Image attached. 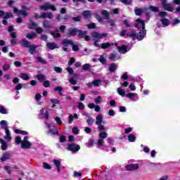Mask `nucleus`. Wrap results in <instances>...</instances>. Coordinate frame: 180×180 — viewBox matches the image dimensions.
<instances>
[{
	"mask_svg": "<svg viewBox=\"0 0 180 180\" xmlns=\"http://www.w3.org/2000/svg\"><path fill=\"white\" fill-rule=\"evenodd\" d=\"M137 21L141 24L142 30L139 32H136V30H131V32L127 33V37H130L132 40L137 39L138 41H141L146 37V34H147V31L146 30V22L140 18L137 19Z\"/></svg>",
	"mask_w": 180,
	"mask_h": 180,
	"instance_id": "f257e3e1",
	"label": "nucleus"
},
{
	"mask_svg": "<svg viewBox=\"0 0 180 180\" xmlns=\"http://www.w3.org/2000/svg\"><path fill=\"white\" fill-rule=\"evenodd\" d=\"M39 9H41V11H49V9H51L53 12H56V11H57V7L53 4L45 3L44 5L39 6Z\"/></svg>",
	"mask_w": 180,
	"mask_h": 180,
	"instance_id": "f03ea898",
	"label": "nucleus"
},
{
	"mask_svg": "<svg viewBox=\"0 0 180 180\" xmlns=\"http://www.w3.org/2000/svg\"><path fill=\"white\" fill-rule=\"evenodd\" d=\"M67 150L71 151L72 153H78L81 150V146L75 143H70L68 145Z\"/></svg>",
	"mask_w": 180,
	"mask_h": 180,
	"instance_id": "7ed1b4c3",
	"label": "nucleus"
},
{
	"mask_svg": "<svg viewBox=\"0 0 180 180\" xmlns=\"http://www.w3.org/2000/svg\"><path fill=\"white\" fill-rule=\"evenodd\" d=\"M162 8L165 11H167L168 12H174V7H171V4L169 3H167V0H161Z\"/></svg>",
	"mask_w": 180,
	"mask_h": 180,
	"instance_id": "20e7f679",
	"label": "nucleus"
},
{
	"mask_svg": "<svg viewBox=\"0 0 180 180\" xmlns=\"http://www.w3.org/2000/svg\"><path fill=\"white\" fill-rule=\"evenodd\" d=\"M117 49L119 53H122V54H126V53L129 51V45L123 44L120 46H117Z\"/></svg>",
	"mask_w": 180,
	"mask_h": 180,
	"instance_id": "39448f33",
	"label": "nucleus"
},
{
	"mask_svg": "<svg viewBox=\"0 0 180 180\" xmlns=\"http://www.w3.org/2000/svg\"><path fill=\"white\" fill-rule=\"evenodd\" d=\"M126 171H136L139 169V164H130L125 167Z\"/></svg>",
	"mask_w": 180,
	"mask_h": 180,
	"instance_id": "423d86ee",
	"label": "nucleus"
},
{
	"mask_svg": "<svg viewBox=\"0 0 180 180\" xmlns=\"http://www.w3.org/2000/svg\"><path fill=\"white\" fill-rule=\"evenodd\" d=\"M79 30L78 28L75 27V28H69L68 30V34L69 36H72V37H75V36H77V34L78 33Z\"/></svg>",
	"mask_w": 180,
	"mask_h": 180,
	"instance_id": "0eeeda50",
	"label": "nucleus"
},
{
	"mask_svg": "<svg viewBox=\"0 0 180 180\" xmlns=\"http://www.w3.org/2000/svg\"><path fill=\"white\" fill-rule=\"evenodd\" d=\"M11 157H12V155L9 153L8 152H6L3 153L2 156L0 158V161L1 162H5V161H7V160H11Z\"/></svg>",
	"mask_w": 180,
	"mask_h": 180,
	"instance_id": "6e6552de",
	"label": "nucleus"
},
{
	"mask_svg": "<svg viewBox=\"0 0 180 180\" xmlns=\"http://www.w3.org/2000/svg\"><path fill=\"white\" fill-rule=\"evenodd\" d=\"M13 12L14 13H18V15H22V16H27V15H29L26 10H18V8H14Z\"/></svg>",
	"mask_w": 180,
	"mask_h": 180,
	"instance_id": "1a4fd4ad",
	"label": "nucleus"
},
{
	"mask_svg": "<svg viewBox=\"0 0 180 180\" xmlns=\"http://www.w3.org/2000/svg\"><path fill=\"white\" fill-rule=\"evenodd\" d=\"M43 27H44V29H51L54 27V25H53L50 21L44 20L43 21Z\"/></svg>",
	"mask_w": 180,
	"mask_h": 180,
	"instance_id": "9d476101",
	"label": "nucleus"
},
{
	"mask_svg": "<svg viewBox=\"0 0 180 180\" xmlns=\"http://www.w3.org/2000/svg\"><path fill=\"white\" fill-rule=\"evenodd\" d=\"M107 33L100 34L99 32H94L93 33V37L94 39H103V37H107Z\"/></svg>",
	"mask_w": 180,
	"mask_h": 180,
	"instance_id": "9b49d317",
	"label": "nucleus"
},
{
	"mask_svg": "<svg viewBox=\"0 0 180 180\" xmlns=\"http://www.w3.org/2000/svg\"><path fill=\"white\" fill-rule=\"evenodd\" d=\"M21 147L24 149H29L32 147V143L29 141H22Z\"/></svg>",
	"mask_w": 180,
	"mask_h": 180,
	"instance_id": "f8f14e48",
	"label": "nucleus"
},
{
	"mask_svg": "<svg viewBox=\"0 0 180 180\" xmlns=\"http://www.w3.org/2000/svg\"><path fill=\"white\" fill-rule=\"evenodd\" d=\"M58 32H60L58 29H56L55 31H50L49 33L54 39H60V37H61V34Z\"/></svg>",
	"mask_w": 180,
	"mask_h": 180,
	"instance_id": "ddd939ff",
	"label": "nucleus"
},
{
	"mask_svg": "<svg viewBox=\"0 0 180 180\" xmlns=\"http://www.w3.org/2000/svg\"><path fill=\"white\" fill-rule=\"evenodd\" d=\"M41 18L42 19H46V18L48 19H53V13H51L43 12V13H41Z\"/></svg>",
	"mask_w": 180,
	"mask_h": 180,
	"instance_id": "4468645a",
	"label": "nucleus"
},
{
	"mask_svg": "<svg viewBox=\"0 0 180 180\" xmlns=\"http://www.w3.org/2000/svg\"><path fill=\"white\" fill-rule=\"evenodd\" d=\"M46 47H48V49L49 50H54L56 49H60V47H58L57 46V44H56V42H48L46 44Z\"/></svg>",
	"mask_w": 180,
	"mask_h": 180,
	"instance_id": "2eb2a0df",
	"label": "nucleus"
},
{
	"mask_svg": "<svg viewBox=\"0 0 180 180\" xmlns=\"http://www.w3.org/2000/svg\"><path fill=\"white\" fill-rule=\"evenodd\" d=\"M30 24H28L27 27L30 30H34V29H36L37 27V23L33 21V20L30 19Z\"/></svg>",
	"mask_w": 180,
	"mask_h": 180,
	"instance_id": "dca6fc26",
	"label": "nucleus"
},
{
	"mask_svg": "<svg viewBox=\"0 0 180 180\" xmlns=\"http://www.w3.org/2000/svg\"><path fill=\"white\" fill-rule=\"evenodd\" d=\"M73 43H74V41L72 40L68 39H65L62 41V44H63V46H64V47H68V44L72 46V44H73Z\"/></svg>",
	"mask_w": 180,
	"mask_h": 180,
	"instance_id": "f3484780",
	"label": "nucleus"
},
{
	"mask_svg": "<svg viewBox=\"0 0 180 180\" xmlns=\"http://www.w3.org/2000/svg\"><path fill=\"white\" fill-rule=\"evenodd\" d=\"M0 143L1 144V148L3 151H5L6 150H8V143H6V141L5 140L1 139Z\"/></svg>",
	"mask_w": 180,
	"mask_h": 180,
	"instance_id": "a211bd4d",
	"label": "nucleus"
},
{
	"mask_svg": "<svg viewBox=\"0 0 180 180\" xmlns=\"http://www.w3.org/2000/svg\"><path fill=\"white\" fill-rule=\"evenodd\" d=\"M20 44L22 47H25L26 49H29V47H30V42L26 39H22Z\"/></svg>",
	"mask_w": 180,
	"mask_h": 180,
	"instance_id": "6ab92c4d",
	"label": "nucleus"
},
{
	"mask_svg": "<svg viewBox=\"0 0 180 180\" xmlns=\"http://www.w3.org/2000/svg\"><path fill=\"white\" fill-rule=\"evenodd\" d=\"M110 72H115L117 70V64L116 63H111L108 68Z\"/></svg>",
	"mask_w": 180,
	"mask_h": 180,
	"instance_id": "aec40b11",
	"label": "nucleus"
},
{
	"mask_svg": "<svg viewBox=\"0 0 180 180\" xmlns=\"http://www.w3.org/2000/svg\"><path fill=\"white\" fill-rule=\"evenodd\" d=\"M101 13L103 16L104 19H105V20H108L109 18H110V15L108 11L103 10L101 11Z\"/></svg>",
	"mask_w": 180,
	"mask_h": 180,
	"instance_id": "412c9836",
	"label": "nucleus"
},
{
	"mask_svg": "<svg viewBox=\"0 0 180 180\" xmlns=\"http://www.w3.org/2000/svg\"><path fill=\"white\" fill-rule=\"evenodd\" d=\"M6 131V136H4L5 140H7L8 141H11L12 140V136H11V131H9V128L7 129H5Z\"/></svg>",
	"mask_w": 180,
	"mask_h": 180,
	"instance_id": "4be33fe9",
	"label": "nucleus"
},
{
	"mask_svg": "<svg viewBox=\"0 0 180 180\" xmlns=\"http://www.w3.org/2000/svg\"><path fill=\"white\" fill-rule=\"evenodd\" d=\"M77 33V37H79V39H84L85 36H86L88 32L86 31H82L81 30H79Z\"/></svg>",
	"mask_w": 180,
	"mask_h": 180,
	"instance_id": "5701e85b",
	"label": "nucleus"
},
{
	"mask_svg": "<svg viewBox=\"0 0 180 180\" xmlns=\"http://www.w3.org/2000/svg\"><path fill=\"white\" fill-rule=\"evenodd\" d=\"M103 122V118L102 117V115L98 114L96 117V124H101Z\"/></svg>",
	"mask_w": 180,
	"mask_h": 180,
	"instance_id": "b1692460",
	"label": "nucleus"
},
{
	"mask_svg": "<svg viewBox=\"0 0 180 180\" xmlns=\"http://www.w3.org/2000/svg\"><path fill=\"white\" fill-rule=\"evenodd\" d=\"M82 16L84 18V19H89L91 16H92V14L91 13V11H84L82 12Z\"/></svg>",
	"mask_w": 180,
	"mask_h": 180,
	"instance_id": "393cba45",
	"label": "nucleus"
},
{
	"mask_svg": "<svg viewBox=\"0 0 180 180\" xmlns=\"http://www.w3.org/2000/svg\"><path fill=\"white\" fill-rule=\"evenodd\" d=\"M20 78L24 81H29L30 79V76L27 73H21Z\"/></svg>",
	"mask_w": 180,
	"mask_h": 180,
	"instance_id": "a878e982",
	"label": "nucleus"
},
{
	"mask_svg": "<svg viewBox=\"0 0 180 180\" xmlns=\"http://www.w3.org/2000/svg\"><path fill=\"white\" fill-rule=\"evenodd\" d=\"M112 46V44L109 42L103 43L101 44V49H103V50H106V49H109Z\"/></svg>",
	"mask_w": 180,
	"mask_h": 180,
	"instance_id": "bb28decb",
	"label": "nucleus"
},
{
	"mask_svg": "<svg viewBox=\"0 0 180 180\" xmlns=\"http://www.w3.org/2000/svg\"><path fill=\"white\" fill-rule=\"evenodd\" d=\"M0 124L1 125V129H3L4 130H6L9 128H8V123L6 122V120H1L0 122Z\"/></svg>",
	"mask_w": 180,
	"mask_h": 180,
	"instance_id": "cd10ccee",
	"label": "nucleus"
},
{
	"mask_svg": "<svg viewBox=\"0 0 180 180\" xmlns=\"http://www.w3.org/2000/svg\"><path fill=\"white\" fill-rule=\"evenodd\" d=\"M54 92H58L59 95H63V87L61 86H57L53 89Z\"/></svg>",
	"mask_w": 180,
	"mask_h": 180,
	"instance_id": "c85d7f7f",
	"label": "nucleus"
},
{
	"mask_svg": "<svg viewBox=\"0 0 180 180\" xmlns=\"http://www.w3.org/2000/svg\"><path fill=\"white\" fill-rule=\"evenodd\" d=\"M160 22L163 26H169V20L168 18H162L160 19Z\"/></svg>",
	"mask_w": 180,
	"mask_h": 180,
	"instance_id": "c756f323",
	"label": "nucleus"
},
{
	"mask_svg": "<svg viewBox=\"0 0 180 180\" xmlns=\"http://www.w3.org/2000/svg\"><path fill=\"white\" fill-rule=\"evenodd\" d=\"M128 141L129 143H134L136 141V135L131 134L128 136Z\"/></svg>",
	"mask_w": 180,
	"mask_h": 180,
	"instance_id": "7c9ffc66",
	"label": "nucleus"
},
{
	"mask_svg": "<svg viewBox=\"0 0 180 180\" xmlns=\"http://www.w3.org/2000/svg\"><path fill=\"white\" fill-rule=\"evenodd\" d=\"M28 49H30V54H34V51H36V49H37V46H36L34 45H30Z\"/></svg>",
	"mask_w": 180,
	"mask_h": 180,
	"instance_id": "2f4dec72",
	"label": "nucleus"
},
{
	"mask_svg": "<svg viewBox=\"0 0 180 180\" xmlns=\"http://www.w3.org/2000/svg\"><path fill=\"white\" fill-rule=\"evenodd\" d=\"M117 91V94L120 96H124L126 95V91H124V89L122 88H118Z\"/></svg>",
	"mask_w": 180,
	"mask_h": 180,
	"instance_id": "473e14b6",
	"label": "nucleus"
},
{
	"mask_svg": "<svg viewBox=\"0 0 180 180\" xmlns=\"http://www.w3.org/2000/svg\"><path fill=\"white\" fill-rule=\"evenodd\" d=\"M94 18L98 20V22H99L100 23H102L103 22V18H102V17L98 14V13H96L94 14Z\"/></svg>",
	"mask_w": 180,
	"mask_h": 180,
	"instance_id": "72a5a7b5",
	"label": "nucleus"
},
{
	"mask_svg": "<svg viewBox=\"0 0 180 180\" xmlns=\"http://www.w3.org/2000/svg\"><path fill=\"white\" fill-rule=\"evenodd\" d=\"M36 36H37L36 33H34V32H32L30 33L27 34L26 37L27 39H34Z\"/></svg>",
	"mask_w": 180,
	"mask_h": 180,
	"instance_id": "f704fd0d",
	"label": "nucleus"
},
{
	"mask_svg": "<svg viewBox=\"0 0 180 180\" xmlns=\"http://www.w3.org/2000/svg\"><path fill=\"white\" fill-rule=\"evenodd\" d=\"M37 78L38 81H39L40 82H42V81L46 79V75L39 74V75H37Z\"/></svg>",
	"mask_w": 180,
	"mask_h": 180,
	"instance_id": "c9c22d12",
	"label": "nucleus"
},
{
	"mask_svg": "<svg viewBox=\"0 0 180 180\" xmlns=\"http://www.w3.org/2000/svg\"><path fill=\"white\" fill-rule=\"evenodd\" d=\"M83 71H89L91 70V65L89 63H85L82 66Z\"/></svg>",
	"mask_w": 180,
	"mask_h": 180,
	"instance_id": "e433bc0d",
	"label": "nucleus"
},
{
	"mask_svg": "<svg viewBox=\"0 0 180 180\" xmlns=\"http://www.w3.org/2000/svg\"><path fill=\"white\" fill-rule=\"evenodd\" d=\"M102 83V81L101 79H94L92 82V84L94 85V86H99V85H101V84Z\"/></svg>",
	"mask_w": 180,
	"mask_h": 180,
	"instance_id": "4c0bfd02",
	"label": "nucleus"
},
{
	"mask_svg": "<svg viewBox=\"0 0 180 180\" xmlns=\"http://www.w3.org/2000/svg\"><path fill=\"white\" fill-rule=\"evenodd\" d=\"M86 123L89 124V126H92V124L95 123V120L93 119L92 117H89L86 120Z\"/></svg>",
	"mask_w": 180,
	"mask_h": 180,
	"instance_id": "58836bf2",
	"label": "nucleus"
},
{
	"mask_svg": "<svg viewBox=\"0 0 180 180\" xmlns=\"http://www.w3.org/2000/svg\"><path fill=\"white\" fill-rule=\"evenodd\" d=\"M115 22L116 21L113 19L109 18L108 20H107V23H109L110 26H112V27H114V26H116Z\"/></svg>",
	"mask_w": 180,
	"mask_h": 180,
	"instance_id": "ea45409f",
	"label": "nucleus"
},
{
	"mask_svg": "<svg viewBox=\"0 0 180 180\" xmlns=\"http://www.w3.org/2000/svg\"><path fill=\"white\" fill-rule=\"evenodd\" d=\"M47 134H53V136H57V134H58V131L56 129H49L47 131Z\"/></svg>",
	"mask_w": 180,
	"mask_h": 180,
	"instance_id": "a19ab883",
	"label": "nucleus"
},
{
	"mask_svg": "<svg viewBox=\"0 0 180 180\" xmlns=\"http://www.w3.org/2000/svg\"><path fill=\"white\" fill-rule=\"evenodd\" d=\"M149 9L152 12H160V7H156V6H150Z\"/></svg>",
	"mask_w": 180,
	"mask_h": 180,
	"instance_id": "79ce46f5",
	"label": "nucleus"
},
{
	"mask_svg": "<svg viewBox=\"0 0 180 180\" xmlns=\"http://www.w3.org/2000/svg\"><path fill=\"white\" fill-rule=\"evenodd\" d=\"M36 60L38 63H41V64H47V62L40 56L37 57Z\"/></svg>",
	"mask_w": 180,
	"mask_h": 180,
	"instance_id": "37998d69",
	"label": "nucleus"
},
{
	"mask_svg": "<svg viewBox=\"0 0 180 180\" xmlns=\"http://www.w3.org/2000/svg\"><path fill=\"white\" fill-rule=\"evenodd\" d=\"M141 13H143V9H141V8H136L135 9V15H136V16L141 15Z\"/></svg>",
	"mask_w": 180,
	"mask_h": 180,
	"instance_id": "c03bdc74",
	"label": "nucleus"
},
{
	"mask_svg": "<svg viewBox=\"0 0 180 180\" xmlns=\"http://www.w3.org/2000/svg\"><path fill=\"white\" fill-rule=\"evenodd\" d=\"M98 61H100V63H101V64H106V63H107L106 58H105V57H103V56H100V58H98Z\"/></svg>",
	"mask_w": 180,
	"mask_h": 180,
	"instance_id": "a18cd8bd",
	"label": "nucleus"
},
{
	"mask_svg": "<svg viewBox=\"0 0 180 180\" xmlns=\"http://www.w3.org/2000/svg\"><path fill=\"white\" fill-rule=\"evenodd\" d=\"M0 113L1 115H8V111H6V109L4 106H0Z\"/></svg>",
	"mask_w": 180,
	"mask_h": 180,
	"instance_id": "49530a36",
	"label": "nucleus"
},
{
	"mask_svg": "<svg viewBox=\"0 0 180 180\" xmlns=\"http://www.w3.org/2000/svg\"><path fill=\"white\" fill-rule=\"evenodd\" d=\"M127 98L129 99H134V96H136V94L134 93H128L126 94Z\"/></svg>",
	"mask_w": 180,
	"mask_h": 180,
	"instance_id": "de8ad7c7",
	"label": "nucleus"
},
{
	"mask_svg": "<svg viewBox=\"0 0 180 180\" xmlns=\"http://www.w3.org/2000/svg\"><path fill=\"white\" fill-rule=\"evenodd\" d=\"M99 137L101 139H105L106 137H108V133L106 132H100Z\"/></svg>",
	"mask_w": 180,
	"mask_h": 180,
	"instance_id": "09e8293b",
	"label": "nucleus"
},
{
	"mask_svg": "<svg viewBox=\"0 0 180 180\" xmlns=\"http://www.w3.org/2000/svg\"><path fill=\"white\" fill-rule=\"evenodd\" d=\"M86 27H88V29L91 30V29H95V27H96V24H95L94 22H91L90 24H88L86 25Z\"/></svg>",
	"mask_w": 180,
	"mask_h": 180,
	"instance_id": "8fccbe9b",
	"label": "nucleus"
},
{
	"mask_svg": "<svg viewBox=\"0 0 180 180\" xmlns=\"http://www.w3.org/2000/svg\"><path fill=\"white\" fill-rule=\"evenodd\" d=\"M10 18H13V14H12V13L6 12L4 19H9Z\"/></svg>",
	"mask_w": 180,
	"mask_h": 180,
	"instance_id": "3c124183",
	"label": "nucleus"
},
{
	"mask_svg": "<svg viewBox=\"0 0 180 180\" xmlns=\"http://www.w3.org/2000/svg\"><path fill=\"white\" fill-rule=\"evenodd\" d=\"M97 126L100 131H105V130H106V128L105 126L102 125V124H98Z\"/></svg>",
	"mask_w": 180,
	"mask_h": 180,
	"instance_id": "603ef678",
	"label": "nucleus"
},
{
	"mask_svg": "<svg viewBox=\"0 0 180 180\" xmlns=\"http://www.w3.org/2000/svg\"><path fill=\"white\" fill-rule=\"evenodd\" d=\"M158 15L160 18H165V16H168V13L166 11H161L159 13Z\"/></svg>",
	"mask_w": 180,
	"mask_h": 180,
	"instance_id": "864d4df0",
	"label": "nucleus"
},
{
	"mask_svg": "<svg viewBox=\"0 0 180 180\" xmlns=\"http://www.w3.org/2000/svg\"><path fill=\"white\" fill-rule=\"evenodd\" d=\"M102 101V97L101 96H98L95 100L94 102L96 105H99L101 102Z\"/></svg>",
	"mask_w": 180,
	"mask_h": 180,
	"instance_id": "5fc2aeb1",
	"label": "nucleus"
},
{
	"mask_svg": "<svg viewBox=\"0 0 180 180\" xmlns=\"http://www.w3.org/2000/svg\"><path fill=\"white\" fill-rule=\"evenodd\" d=\"M81 15H77V17H72V20H73V22H81Z\"/></svg>",
	"mask_w": 180,
	"mask_h": 180,
	"instance_id": "6e6d98bb",
	"label": "nucleus"
},
{
	"mask_svg": "<svg viewBox=\"0 0 180 180\" xmlns=\"http://www.w3.org/2000/svg\"><path fill=\"white\" fill-rule=\"evenodd\" d=\"M120 2L122 4H124V5H131V0H120Z\"/></svg>",
	"mask_w": 180,
	"mask_h": 180,
	"instance_id": "4d7b16f0",
	"label": "nucleus"
},
{
	"mask_svg": "<svg viewBox=\"0 0 180 180\" xmlns=\"http://www.w3.org/2000/svg\"><path fill=\"white\" fill-rule=\"evenodd\" d=\"M59 141L60 143H65V141H67V137L64 135L60 136L59 138Z\"/></svg>",
	"mask_w": 180,
	"mask_h": 180,
	"instance_id": "13d9d810",
	"label": "nucleus"
},
{
	"mask_svg": "<svg viewBox=\"0 0 180 180\" xmlns=\"http://www.w3.org/2000/svg\"><path fill=\"white\" fill-rule=\"evenodd\" d=\"M55 72H57L58 74H61L63 72V68L60 67H55L54 68Z\"/></svg>",
	"mask_w": 180,
	"mask_h": 180,
	"instance_id": "bf43d9fd",
	"label": "nucleus"
},
{
	"mask_svg": "<svg viewBox=\"0 0 180 180\" xmlns=\"http://www.w3.org/2000/svg\"><path fill=\"white\" fill-rule=\"evenodd\" d=\"M43 167H44V169H51V165H50L47 162H44Z\"/></svg>",
	"mask_w": 180,
	"mask_h": 180,
	"instance_id": "052dcab7",
	"label": "nucleus"
},
{
	"mask_svg": "<svg viewBox=\"0 0 180 180\" xmlns=\"http://www.w3.org/2000/svg\"><path fill=\"white\" fill-rule=\"evenodd\" d=\"M62 19L64 20V22H68V20H70L71 19V15L67 14L65 15Z\"/></svg>",
	"mask_w": 180,
	"mask_h": 180,
	"instance_id": "680f3d73",
	"label": "nucleus"
},
{
	"mask_svg": "<svg viewBox=\"0 0 180 180\" xmlns=\"http://www.w3.org/2000/svg\"><path fill=\"white\" fill-rule=\"evenodd\" d=\"M75 63V58H70L68 62V66L71 67V65H72V64H74Z\"/></svg>",
	"mask_w": 180,
	"mask_h": 180,
	"instance_id": "e2e57ef3",
	"label": "nucleus"
},
{
	"mask_svg": "<svg viewBox=\"0 0 180 180\" xmlns=\"http://www.w3.org/2000/svg\"><path fill=\"white\" fill-rule=\"evenodd\" d=\"M4 169H5V171H6V172L8 174V175H11L12 174V171L11 170V167L4 166Z\"/></svg>",
	"mask_w": 180,
	"mask_h": 180,
	"instance_id": "0e129e2a",
	"label": "nucleus"
},
{
	"mask_svg": "<svg viewBox=\"0 0 180 180\" xmlns=\"http://www.w3.org/2000/svg\"><path fill=\"white\" fill-rule=\"evenodd\" d=\"M72 131L73 134H78V133H79V129H78V127H74L72 129Z\"/></svg>",
	"mask_w": 180,
	"mask_h": 180,
	"instance_id": "69168bd1",
	"label": "nucleus"
},
{
	"mask_svg": "<svg viewBox=\"0 0 180 180\" xmlns=\"http://www.w3.org/2000/svg\"><path fill=\"white\" fill-rule=\"evenodd\" d=\"M72 51H78L79 50V47L78 46V45H75L73 42V44H72Z\"/></svg>",
	"mask_w": 180,
	"mask_h": 180,
	"instance_id": "338daca9",
	"label": "nucleus"
},
{
	"mask_svg": "<svg viewBox=\"0 0 180 180\" xmlns=\"http://www.w3.org/2000/svg\"><path fill=\"white\" fill-rule=\"evenodd\" d=\"M11 69V65L9 64H5L4 66H3V70L4 71H8V70Z\"/></svg>",
	"mask_w": 180,
	"mask_h": 180,
	"instance_id": "774afa93",
	"label": "nucleus"
}]
</instances>
